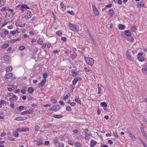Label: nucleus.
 Segmentation results:
<instances>
[{
  "mask_svg": "<svg viewBox=\"0 0 147 147\" xmlns=\"http://www.w3.org/2000/svg\"><path fill=\"white\" fill-rule=\"evenodd\" d=\"M136 30V27L135 26H134L131 27V31L135 32V30Z\"/></svg>",
  "mask_w": 147,
  "mask_h": 147,
  "instance_id": "473e14b6",
  "label": "nucleus"
},
{
  "mask_svg": "<svg viewBox=\"0 0 147 147\" xmlns=\"http://www.w3.org/2000/svg\"><path fill=\"white\" fill-rule=\"evenodd\" d=\"M126 53L127 59L130 61H133V59L130 55L129 53L128 50L127 51Z\"/></svg>",
  "mask_w": 147,
  "mask_h": 147,
  "instance_id": "20e7f679",
  "label": "nucleus"
},
{
  "mask_svg": "<svg viewBox=\"0 0 147 147\" xmlns=\"http://www.w3.org/2000/svg\"><path fill=\"white\" fill-rule=\"evenodd\" d=\"M125 28V26L123 24H120L119 25V28L120 30H123Z\"/></svg>",
  "mask_w": 147,
  "mask_h": 147,
  "instance_id": "4be33fe9",
  "label": "nucleus"
},
{
  "mask_svg": "<svg viewBox=\"0 0 147 147\" xmlns=\"http://www.w3.org/2000/svg\"><path fill=\"white\" fill-rule=\"evenodd\" d=\"M33 89L32 87H30L28 88V92L30 93H32L33 92Z\"/></svg>",
  "mask_w": 147,
  "mask_h": 147,
  "instance_id": "5701e85b",
  "label": "nucleus"
},
{
  "mask_svg": "<svg viewBox=\"0 0 147 147\" xmlns=\"http://www.w3.org/2000/svg\"><path fill=\"white\" fill-rule=\"evenodd\" d=\"M51 124L50 123L47 124L45 126V128L47 129V128L50 127L51 125Z\"/></svg>",
  "mask_w": 147,
  "mask_h": 147,
  "instance_id": "09e8293b",
  "label": "nucleus"
},
{
  "mask_svg": "<svg viewBox=\"0 0 147 147\" xmlns=\"http://www.w3.org/2000/svg\"><path fill=\"white\" fill-rule=\"evenodd\" d=\"M24 107L23 106H20L18 108L17 110L18 111H21L23 110Z\"/></svg>",
  "mask_w": 147,
  "mask_h": 147,
  "instance_id": "f704fd0d",
  "label": "nucleus"
},
{
  "mask_svg": "<svg viewBox=\"0 0 147 147\" xmlns=\"http://www.w3.org/2000/svg\"><path fill=\"white\" fill-rule=\"evenodd\" d=\"M129 136H130V137H131L133 140L134 141H135L136 140V138L132 134H131Z\"/></svg>",
  "mask_w": 147,
  "mask_h": 147,
  "instance_id": "a18cd8bd",
  "label": "nucleus"
},
{
  "mask_svg": "<svg viewBox=\"0 0 147 147\" xmlns=\"http://www.w3.org/2000/svg\"><path fill=\"white\" fill-rule=\"evenodd\" d=\"M7 28L9 29H11L13 28V26L12 25H11L7 26Z\"/></svg>",
  "mask_w": 147,
  "mask_h": 147,
  "instance_id": "69168bd1",
  "label": "nucleus"
},
{
  "mask_svg": "<svg viewBox=\"0 0 147 147\" xmlns=\"http://www.w3.org/2000/svg\"><path fill=\"white\" fill-rule=\"evenodd\" d=\"M68 144H70L71 145H73L74 144L73 142L70 140H68Z\"/></svg>",
  "mask_w": 147,
  "mask_h": 147,
  "instance_id": "4d7b16f0",
  "label": "nucleus"
},
{
  "mask_svg": "<svg viewBox=\"0 0 147 147\" xmlns=\"http://www.w3.org/2000/svg\"><path fill=\"white\" fill-rule=\"evenodd\" d=\"M75 101L76 102L78 103V104H81V100H80L78 98H76L75 99Z\"/></svg>",
  "mask_w": 147,
  "mask_h": 147,
  "instance_id": "4c0bfd02",
  "label": "nucleus"
},
{
  "mask_svg": "<svg viewBox=\"0 0 147 147\" xmlns=\"http://www.w3.org/2000/svg\"><path fill=\"white\" fill-rule=\"evenodd\" d=\"M0 35L1 36V37L2 38H4L5 37V35L3 33V32L2 31H1L0 33Z\"/></svg>",
  "mask_w": 147,
  "mask_h": 147,
  "instance_id": "37998d69",
  "label": "nucleus"
},
{
  "mask_svg": "<svg viewBox=\"0 0 147 147\" xmlns=\"http://www.w3.org/2000/svg\"><path fill=\"white\" fill-rule=\"evenodd\" d=\"M59 107L57 105H55L53 107V110L55 111L59 110Z\"/></svg>",
  "mask_w": 147,
  "mask_h": 147,
  "instance_id": "ddd939ff",
  "label": "nucleus"
},
{
  "mask_svg": "<svg viewBox=\"0 0 147 147\" xmlns=\"http://www.w3.org/2000/svg\"><path fill=\"white\" fill-rule=\"evenodd\" d=\"M76 54L75 53H74L72 54L71 55V58L73 59H74L76 58Z\"/></svg>",
  "mask_w": 147,
  "mask_h": 147,
  "instance_id": "c756f323",
  "label": "nucleus"
},
{
  "mask_svg": "<svg viewBox=\"0 0 147 147\" xmlns=\"http://www.w3.org/2000/svg\"><path fill=\"white\" fill-rule=\"evenodd\" d=\"M144 6V3H143L141 1L138 2L137 4V6L139 7H143Z\"/></svg>",
  "mask_w": 147,
  "mask_h": 147,
  "instance_id": "f3484780",
  "label": "nucleus"
},
{
  "mask_svg": "<svg viewBox=\"0 0 147 147\" xmlns=\"http://www.w3.org/2000/svg\"><path fill=\"white\" fill-rule=\"evenodd\" d=\"M29 129L28 127L25 128L24 127H22V131L26 132L29 131Z\"/></svg>",
  "mask_w": 147,
  "mask_h": 147,
  "instance_id": "a878e982",
  "label": "nucleus"
},
{
  "mask_svg": "<svg viewBox=\"0 0 147 147\" xmlns=\"http://www.w3.org/2000/svg\"><path fill=\"white\" fill-rule=\"evenodd\" d=\"M26 91L24 89H23L21 90V92L23 94H25L26 93Z\"/></svg>",
  "mask_w": 147,
  "mask_h": 147,
  "instance_id": "603ef678",
  "label": "nucleus"
},
{
  "mask_svg": "<svg viewBox=\"0 0 147 147\" xmlns=\"http://www.w3.org/2000/svg\"><path fill=\"white\" fill-rule=\"evenodd\" d=\"M6 7H7L6 6H4L2 7L0 11L2 12L7 10L8 9H6Z\"/></svg>",
  "mask_w": 147,
  "mask_h": 147,
  "instance_id": "72a5a7b5",
  "label": "nucleus"
},
{
  "mask_svg": "<svg viewBox=\"0 0 147 147\" xmlns=\"http://www.w3.org/2000/svg\"><path fill=\"white\" fill-rule=\"evenodd\" d=\"M59 147H63L64 146V144L63 143H60L59 144Z\"/></svg>",
  "mask_w": 147,
  "mask_h": 147,
  "instance_id": "5fc2aeb1",
  "label": "nucleus"
},
{
  "mask_svg": "<svg viewBox=\"0 0 147 147\" xmlns=\"http://www.w3.org/2000/svg\"><path fill=\"white\" fill-rule=\"evenodd\" d=\"M20 92V90L19 89H17L14 90V93H18V92Z\"/></svg>",
  "mask_w": 147,
  "mask_h": 147,
  "instance_id": "338daca9",
  "label": "nucleus"
},
{
  "mask_svg": "<svg viewBox=\"0 0 147 147\" xmlns=\"http://www.w3.org/2000/svg\"><path fill=\"white\" fill-rule=\"evenodd\" d=\"M61 7L62 8V10L63 11L65 10L66 9V7L64 6L63 3L61 2L60 4Z\"/></svg>",
  "mask_w": 147,
  "mask_h": 147,
  "instance_id": "6ab92c4d",
  "label": "nucleus"
},
{
  "mask_svg": "<svg viewBox=\"0 0 147 147\" xmlns=\"http://www.w3.org/2000/svg\"><path fill=\"white\" fill-rule=\"evenodd\" d=\"M72 76L74 77H75L77 75V73L74 71H72Z\"/></svg>",
  "mask_w": 147,
  "mask_h": 147,
  "instance_id": "de8ad7c7",
  "label": "nucleus"
},
{
  "mask_svg": "<svg viewBox=\"0 0 147 147\" xmlns=\"http://www.w3.org/2000/svg\"><path fill=\"white\" fill-rule=\"evenodd\" d=\"M4 31V34L5 36L8 35L9 34V32L7 30L5 29H3V30Z\"/></svg>",
  "mask_w": 147,
  "mask_h": 147,
  "instance_id": "b1692460",
  "label": "nucleus"
},
{
  "mask_svg": "<svg viewBox=\"0 0 147 147\" xmlns=\"http://www.w3.org/2000/svg\"><path fill=\"white\" fill-rule=\"evenodd\" d=\"M32 111L30 109L23 111L21 113V114L22 115L26 114H27L31 113Z\"/></svg>",
  "mask_w": 147,
  "mask_h": 147,
  "instance_id": "6e6552de",
  "label": "nucleus"
},
{
  "mask_svg": "<svg viewBox=\"0 0 147 147\" xmlns=\"http://www.w3.org/2000/svg\"><path fill=\"white\" fill-rule=\"evenodd\" d=\"M67 12L70 14L71 15H72L73 16H74L75 15V14L74 13V12L73 11H67Z\"/></svg>",
  "mask_w": 147,
  "mask_h": 147,
  "instance_id": "c03bdc74",
  "label": "nucleus"
},
{
  "mask_svg": "<svg viewBox=\"0 0 147 147\" xmlns=\"http://www.w3.org/2000/svg\"><path fill=\"white\" fill-rule=\"evenodd\" d=\"M10 33H11L12 35L13 36L16 33V32L15 31H11L10 32Z\"/></svg>",
  "mask_w": 147,
  "mask_h": 147,
  "instance_id": "6e6d98bb",
  "label": "nucleus"
},
{
  "mask_svg": "<svg viewBox=\"0 0 147 147\" xmlns=\"http://www.w3.org/2000/svg\"><path fill=\"white\" fill-rule=\"evenodd\" d=\"M75 145L78 147H81L82 146L81 143L78 142L75 143Z\"/></svg>",
  "mask_w": 147,
  "mask_h": 147,
  "instance_id": "58836bf2",
  "label": "nucleus"
},
{
  "mask_svg": "<svg viewBox=\"0 0 147 147\" xmlns=\"http://www.w3.org/2000/svg\"><path fill=\"white\" fill-rule=\"evenodd\" d=\"M48 75L46 73H44L43 74V78H47Z\"/></svg>",
  "mask_w": 147,
  "mask_h": 147,
  "instance_id": "864d4df0",
  "label": "nucleus"
},
{
  "mask_svg": "<svg viewBox=\"0 0 147 147\" xmlns=\"http://www.w3.org/2000/svg\"><path fill=\"white\" fill-rule=\"evenodd\" d=\"M13 98L15 100H17L18 99V97L15 95H13Z\"/></svg>",
  "mask_w": 147,
  "mask_h": 147,
  "instance_id": "052dcab7",
  "label": "nucleus"
},
{
  "mask_svg": "<svg viewBox=\"0 0 147 147\" xmlns=\"http://www.w3.org/2000/svg\"><path fill=\"white\" fill-rule=\"evenodd\" d=\"M59 103L61 105L64 106L65 105V103L61 100L60 101H59Z\"/></svg>",
  "mask_w": 147,
  "mask_h": 147,
  "instance_id": "bf43d9fd",
  "label": "nucleus"
},
{
  "mask_svg": "<svg viewBox=\"0 0 147 147\" xmlns=\"http://www.w3.org/2000/svg\"><path fill=\"white\" fill-rule=\"evenodd\" d=\"M78 80L77 78H75L74 80L72 81V84L74 85H75L78 82Z\"/></svg>",
  "mask_w": 147,
  "mask_h": 147,
  "instance_id": "2f4dec72",
  "label": "nucleus"
},
{
  "mask_svg": "<svg viewBox=\"0 0 147 147\" xmlns=\"http://www.w3.org/2000/svg\"><path fill=\"white\" fill-rule=\"evenodd\" d=\"M100 105L102 107H107V104L105 102H102L101 103Z\"/></svg>",
  "mask_w": 147,
  "mask_h": 147,
  "instance_id": "bb28decb",
  "label": "nucleus"
},
{
  "mask_svg": "<svg viewBox=\"0 0 147 147\" xmlns=\"http://www.w3.org/2000/svg\"><path fill=\"white\" fill-rule=\"evenodd\" d=\"M26 117H25V118H23L21 117H16L15 119V120L17 121H23L25 119H27Z\"/></svg>",
  "mask_w": 147,
  "mask_h": 147,
  "instance_id": "1a4fd4ad",
  "label": "nucleus"
},
{
  "mask_svg": "<svg viewBox=\"0 0 147 147\" xmlns=\"http://www.w3.org/2000/svg\"><path fill=\"white\" fill-rule=\"evenodd\" d=\"M34 142H36L37 143H36V144L38 146H39L43 144V143L41 141L39 140H35Z\"/></svg>",
  "mask_w": 147,
  "mask_h": 147,
  "instance_id": "4468645a",
  "label": "nucleus"
},
{
  "mask_svg": "<svg viewBox=\"0 0 147 147\" xmlns=\"http://www.w3.org/2000/svg\"><path fill=\"white\" fill-rule=\"evenodd\" d=\"M12 69V67L11 66H9L7 67L6 69V71L7 72L11 71Z\"/></svg>",
  "mask_w": 147,
  "mask_h": 147,
  "instance_id": "c85d7f7f",
  "label": "nucleus"
},
{
  "mask_svg": "<svg viewBox=\"0 0 147 147\" xmlns=\"http://www.w3.org/2000/svg\"><path fill=\"white\" fill-rule=\"evenodd\" d=\"M56 34L58 36H60L62 34L61 32L60 31H58L56 32Z\"/></svg>",
  "mask_w": 147,
  "mask_h": 147,
  "instance_id": "680f3d73",
  "label": "nucleus"
},
{
  "mask_svg": "<svg viewBox=\"0 0 147 147\" xmlns=\"http://www.w3.org/2000/svg\"><path fill=\"white\" fill-rule=\"evenodd\" d=\"M21 8L29 9V7L26 5L23 4L21 5Z\"/></svg>",
  "mask_w": 147,
  "mask_h": 147,
  "instance_id": "ea45409f",
  "label": "nucleus"
},
{
  "mask_svg": "<svg viewBox=\"0 0 147 147\" xmlns=\"http://www.w3.org/2000/svg\"><path fill=\"white\" fill-rule=\"evenodd\" d=\"M128 40L131 42H134V39L132 37H129V38Z\"/></svg>",
  "mask_w": 147,
  "mask_h": 147,
  "instance_id": "3c124183",
  "label": "nucleus"
},
{
  "mask_svg": "<svg viewBox=\"0 0 147 147\" xmlns=\"http://www.w3.org/2000/svg\"><path fill=\"white\" fill-rule=\"evenodd\" d=\"M142 70L144 73H146L147 74V65H145L143 66Z\"/></svg>",
  "mask_w": 147,
  "mask_h": 147,
  "instance_id": "423d86ee",
  "label": "nucleus"
},
{
  "mask_svg": "<svg viewBox=\"0 0 147 147\" xmlns=\"http://www.w3.org/2000/svg\"><path fill=\"white\" fill-rule=\"evenodd\" d=\"M89 131V130L87 129H86L84 130V134L86 136H92V134L88 132Z\"/></svg>",
  "mask_w": 147,
  "mask_h": 147,
  "instance_id": "0eeeda50",
  "label": "nucleus"
},
{
  "mask_svg": "<svg viewBox=\"0 0 147 147\" xmlns=\"http://www.w3.org/2000/svg\"><path fill=\"white\" fill-rule=\"evenodd\" d=\"M25 49V47L23 46H21L19 47V50H23Z\"/></svg>",
  "mask_w": 147,
  "mask_h": 147,
  "instance_id": "79ce46f5",
  "label": "nucleus"
},
{
  "mask_svg": "<svg viewBox=\"0 0 147 147\" xmlns=\"http://www.w3.org/2000/svg\"><path fill=\"white\" fill-rule=\"evenodd\" d=\"M69 28L74 32H77L79 30V26L76 25H74L69 23L68 24Z\"/></svg>",
  "mask_w": 147,
  "mask_h": 147,
  "instance_id": "f257e3e1",
  "label": "nucleus"
},
{
  "mask_svg": "<svg viewBox=\"0 0 147 147\" xmlns=\"http://www.w3.org/2000/svg\"><path fill=\"white\" fill-rule=\"evenodd\" d=\"M38 43L40 45H42L43 43L42 40L41 38H39L37 40Z\"/></svg>",
  "mask_w": 147,
  "mask_h": 147,
  "instance_id": "cd10ccee",
  "label": "nucleus"
},
{
  "mask_svg": "<svg viewBox=\"0 0 147 147\" xmlns=\"http://www.w3.org/2000/svg\"><path fill=\"white\" fill-rule=\"evenodd\" d=\"M49 144V142L48 141H46L44 143V144L46 146L48 145Z\"/></svg>",
  "mask_w": 147,
  "mask_h": 147,
  "instance_id": "0e129e2a",
  "label": "nucleus"
},
{
  "mask_svg": "<svg viewBox=\"0 0 147 147\" xmlns=\"http://www.w3.org/2000/svg\"><path fill=\"white\" fill-rule=\"evenodd\" d=\"M63 117V115H57L53 116V117H55L56 118L59 119Z\"/></svg>",
  "mask_w": 147,
  "mask_h": 147,
  "instance_id": "412c9836",
  "label": "nucleus"
},
{
  "mask_svg": "<svg viewBox=\"0 0 147 147\" xmlns=\"http://www.w3.org/2000/svg\"><path fill=\"white\" fill-rule=\"evenodd\" d=\"M10 105L11 107L12 108H13L14 106V102H12Z\"/></svg>",
  "mask_w": 147,
  "mask_h": 147,
  "instance_id": "e2e57ef3",
  "label": "nucleus"
},
{
  "mask_svg": "<svg viewBox=\"0 0 147 147\" xmlns=\"http://www.w3.org/2000/svg\"><path fill=\"white\" fill-rule=\"evenodd\" d=\"M92 7L94 13L96 15H98L99 14V12L95 7L94 4L92 5Z\"/></svg>",
  "mask_w": 147,
  "mask_h": 147,
  "instance_id": "7ed1b4c3",
  "label": "nucleus"
},
{
  "mask_svg": "<svg viewBox=\"0 0 147 147\" xmlns=\"http://www.w3.org/2000/svg\"><path fill=\"white\" fill-rule=\"evenodd\" d=\"M13 135L15 137H18L19 136L18 133L16 131H14L13 133Z\"/></svg>",
  "mask_w": 147,
  "mask_h": 147,
  "instance_id": "393cba45",
  "label": "nucleus"
},
{
  "mask_svg": "<svg viewBox=\"0 0 147 147\" xmlns=\"http://www.w3.org/2000/svg\"><path fill=\"white\" fill-rule=\"evenodd\" d=\"M124 32L125 34L127 36H130L131 34V32L128 30H126Z\"/></svg>",
  "mask_w": 147,
  "mask_h": 147,
  "instance_id": "9b49d317",
  "label": "nucleus"
},
{
  "mask_svg": "<svg viewBox=\"0 0 147 147\" xmlns=\"http://www.w3.org/2000/svg\"><path fill=\"white\" fill-rule=\"evenodd\" d=\"M97 143V142L94 140L92 139L90 141V147H94Z\"/></svg>",
  "mask_w": 147,
  "mask_h": 147,
  "instance_id": "39448f33",
  "label": "nucleus"
},
{
  "mask_svg": "<svg viewBox=\"0 0 147 147\" xmlns=\"http://www.w3.org/2000/svg\"><path fill=\"white\" fill-rule=\"evenodd\" d=\"M71 108L69 106H68L66 107V110L68 111H70L71 110Z\"/></svg>",
  "mask_w": 147,
  "mask_h": 147,
  "instance_id": "8fccbe9b",
  "label": "nucleus"
},
{
  "mask_svg": "<svg viewBox=\"0 0 147 147\" xmlns=\"http://www.w3.org/2000/svg\"><path fill=\"white\" fill-rule=\"evenodd\" d=\"M50 101L51 102H52L53 103L56 104L57 103V101L56 99H55L54 98H51Z\"/></svg>",
  "mask_w": 147,
  "mask_h": 147,
  "instance_id": "e433bc0d",
  "label": "nucleus"
},
{
  "mask_svg": "<svg viewBox=\"0 0 147 147\" xmlns=\"http://www.w3.org/2000/svg\"><path fill=\"white\" fill-rule=\"evenodd\" d=\"M109 13H110V17L112 18L113 17L114 14V11L113 9H110L109 10Z\"/></svg>",
  "mask_w": 147,
  "mask_h": 147,
  "instance_id": "dca6fc26",
  "label": "nucleus"
},
{
  "mask_svg": "<svg viewBox=\"0 0 147 147\" xmlns=\"http://www.w3.org/2000/svg\"><path fill=\"white\" fill-rule=\"evenodd\" d=\"M138 60L141 62H143L145 60L144 57L142 56L141 57H138Z\"/></svg>",
  "mask_w": 147,
  "mask_h": 147,
  "instance_id": "a211bd4d",
  "label": "nucleus"
},
{
  "mask_svg": "<svg viewBox=\"0 0 147 147\" xmlns=\"http://www.w3.org/2000/svg\"><path fill=\"white\" fill-rule=\"evenodd\" d=\"M54 141L53 142V143L55 145H56V144H57L58 142V141L57 140V137H55L54 139Z\"/></svg>",
  "mask_w": 147,
  "mask_h": 147,
  "instance_id": "c9c22d12",
  "label": "nucleus"
},
{
  "mask_svg": "<svg viewBox=\"0 0 147 147\" xmlns=\"http://www.w3.org/2000/svg\"><path fill=\"white\" fill-rule=\"evenodd\" d=\"M9 44L5 43L3 45L1 46V48L3 49H5L7 48L9 46Z\"/></svg>",
  "mask_w": 147,
  "mask_h": 147,
  "instance_id": "7c9ffc66",
  "label": "nucleus"
},
{
  "mask_svg": "<svg viewBox=\"0 0 147 147\" xmlns=\"http://www.w3.org/2000/svg\"><path fill=\"white\" fill-rule=\"evenodd\" d=\"M61 40L63 41H66L67 40V38L65 37H63L61 38Z\"/></svg>",
  "mask_w": 147,
  "mask_h": 147,
  "instance_id": "13d9d810",
  "label": "nucleus"
},
{
  "mask_svg": "<svg viewBox=\"0 0 147 147\" xmlns=\"http://www.w3.org/2000/svg\"><path fill=\"white\" fill-rule=\"evenodd\" d=\"M46 82V80L45 79H43L41 82L39 84L38 86L39 87L43 86L44 85Z\"/></svg>",
  "mask_w": 147,
  "mask_h": 147,
  "instance_id": "9d476101",
  "label": "nucleus"
},
{
  "mask_svg": "<svg viewBox=\"0 0 147 147\" xmlns=\"http://www.w3.org/2000/svg\"><path fill=\"white\" fill-rule=\"evenodd\" d=\"M84 59L87 64L90 65L91 66L93 65L94 63V60L93 58L88 57H85Z\"/></svg>",
  "mask_w": 147,
  "mask_h": 147,
  "instance_id": "f03ea898",
  "label": "nucleus"
},
{
  "mask_svg": "<svg viewBox=\"0 0 147 147\" xmlns=\"http://www.w3.org/2000/svg\"><path fill=\"white\" fill-rule=\"evenodd\" d=\"M140 130H141V132H142V133L143 135V136L146 138H147V136L146 135L145 131H144V129L142 127H140Z\"/></svg>",
  "mask_w": 147,
  "mask_h": 147,
  "instance_id": "f8f14e48",
  "label": "nucleus"
},
{
  "mask_svg": "<svg viewBox=\"0 0 147 147\" xmlns=\"http://www.w3.org/2000/svg\"><path fill=\"white\" fill-rule=\"evenodd\" d=\"M47 44L45 43L43 44V45H42V48H46L47 46Z\"/></svg>",
  "mask_w": 147,
  "mask_h": 147,
  "instance_id": "774afa93",
  "label": "nucleus"
},
{
  "mask_svg": "<svg viewBox=\"0 0 147 147\" xmlns=\"http://www.w3.org/2000/svg\"><path fill=\"white\" fill-rule=\"evenodd\" d=\"M12 74L11 73H9L6 74L5 78L6 79H8L12 76Z\"/></svg>",
  "mask_w": 147,
  "mask_h": 147,
  "instance_id": "aec40b11",
  "label": "nucleus"
},
{
  "mask_svg": "<svg viewBox=\"0 0 147 147\" xmlns=\"http://www.w3.org/2000/svg\"><path fill=\"white\" fill-rule=\"evenodd\" d=\"M70 96V94L69 93L67 94L65 96L63 97V98L65 100L68 97Z\"/></svg>",
  "mask_w": 147,
  "mask_h": 147,
  "instance_id": "a19ab883",
  "label": "nucleus"
},
{
  "mask_svg": "<svg viewBox=\"0 0 147 147\" xmlns=\"http://www.w3.org/2000/svg\"><path fill=\"white\" fill-rule=\"evenodd\" d=\"M27 14L28 15L27 19L30 18L32 16V13L29 10L27 11Z\"/></svg>",
  "mask_w": 147,
  "mask_h": 147,
  "instance_id": "2eb2a0df",
  "label": "nucleus"
},
{
  "mask_svg": "<svg viewBox=\"0 0 147 147\" xmlns=\"http://www.w3.org/2000/svg\"><path fill=\"white\" fill-rule=\"evenodd\" d=\"M39 127L38 125H36L35 126V130L36 131H38L39 130Z\"/></svg>",
  "mask_w": 147,
  "mask_h": 147,
  "instance_id": "49530a36",
  "label": "nucleus"
}]
</instances>
